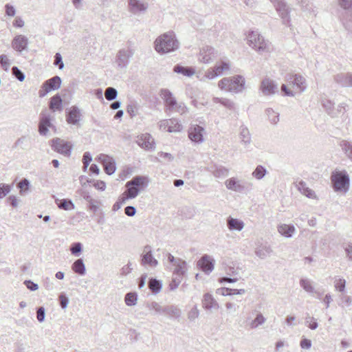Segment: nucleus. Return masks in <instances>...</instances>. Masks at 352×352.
I'll return each instance as SVG.
<instances>
[{
  "label": "nucleus",
  "instance_id": "obj_25",
  "mask_svg": "<svg viewBox=\"0 0 352 352\" xmlns=\"http://www.w3.org/2000/svg\"><path fill=\"white\" fill-rule=\"evenodd\" d=\"M226 225L230 231H241L245 226L244 222L239 219L228 217L226 219Z\"/></svg>",
  "mask_w": 352,
  "mask_h": 352
},
{
  "label": "nucleus",
  "instance_id": "obj_28",
  "mask_svg": "<svg viewBox=\"0 0 352 352\" xmlns=\"http://www.w3.org/2000/svg\"><path fill=\"white\" fill-rule=\"evenodd\" d=\"M80 118V109L76 106H72L68 112L66 120L69 124H76L78 122Z\"/></svg>",
  "mask_w": 352,
  "mask_h": 352
},
{
  "label": "nucleus",
  "instance_id": "obj_37",
  "mask_svg": "<svg viewBox=\"0 0 352 352\" xmlns=\"http://www.w3.org/2000/svg\"><path fill=\"white\" fill-rule=\"evenodd\" d=\"M239 137L241 141L245 146L249 145L251 142V134L248 129L245 126H241Z\"/></svg>",
  "mask_w": 352,
  "mask_h": 352
},
{
  "label": "nucleus",
  "instance_id": "obj_9",
  "mask_svg": "<svg viewBox=\"0 0 352 352\" xmlns=\"http://www.w3.org/2000/svg\"><path fill=\"white\" fill-rule=\"evenodd\" d=\"M230 63L228 60H221L217 62L213 67L210 68L206 72L205 76L208 79L221 76L224 72L229 71Z\"/></svg>",
  "mask_w": 352,
  "mask_h": 352
},
{
  "label": "nucleus",
  "instance_id": "obj_1",
  "mask_svg": "<svg viewBox=\"0 0 352 352\" xmlns=\"http://www.w3.org/2000/svg\"><path fill=\"white\" fill-rule=\"evenodd\" d=\"M179 47V42L172 32H168L158 36L155 41V49L160 54H167Z\"/></svg>",
  "mask_w": 352,
  "mask_h": 352
},
{
  "label": "nucleus",
  "instance_id": "obj_26",
  "mask_svg": "<svg viewBox=\"0 0 352 352\" xmlns=\"http://www.w3.org/2000/svg\"><path fill=\"white\" fill-rule=\"evenodd\" d=\"M52 126L50 116L49 114L43 112L38 126V131L41 135H45L48 132V128Z\"/></svg>",
  "mask_w": 352,
  "mask_h": 352
},
{
  "label": "nucleus",
  "instance_id": "obj_23",
  "mask_svg": "<svg viewBox=\"0 0 352 352\" xmlns=\"http://www.w3.org/2000/svg\"><path fill=\"white\" fill-rule=\"evenodd\" d=\"M136 142L140 147L144 149L149 150L154 147V139L148 133L142 134L140 136H138Z\"/></svg>",
  "mask_w": 352,
  "mask_h": 352
},
{
  "label": "nucleus",
  "instance_id": "obj_34",
  "mask_svg": "<svg viewBox=\"0 0 352 352\" xmlns=\"http://www.w3.org/2000/svg\"><path fill=\"white\" fill-rule=\"evenodd\" d=\"M181 314L182 311L177 306L171 305L164 307V315L168 316L170 318H179Z\"/></svg>",
  "mask_w": 352,
  "mask_h": 352
},
{
  "label": "nucleus",
  "instance_id": "obj_51",
  "mask_svg": "<svg viewBox=\"0 0 352 352\" xmlns=\"http://www.w3.org/2000/svg\"><path fill=\"white\" fill-rule=\"evenodd\" d=\"M69 250L72 254L78 256L82 250V245L80 242L74 243L71 245Z\"/></svg>",
  "mask_w": 352,
  "mask_h": 352
},
{
  "label": "nucleus",
  "instance_id": "obj_42",
  "mask_svg": "<svg viewBox=\"0 0 352 352\" xmlns=\"http://www.w3.org/2000/svg\"><path fill=\"white\" fill-rule=\"evenodd\" d=\"M58 207L65 210H72L75 208V206L72 200L67 199H63L56 200Z\"/></svg>",
  "mask_w": 352,
  "mask_h": 352
},
{
  "label": "nucleus",
  "instance_id": "obj_20",
  "mask_svg": "<svg viewBox=\"0 0 352 352\" xmlns=\"http://www.w3.org/2000/svg\"><path fill=\"white\" fill-rule=\"evenodd\" d=\"M206 170L216 178H224L230 173L228 168L218 164H211L206 168Z\"/></svg>",
  "mask_w": 352,
  "mask_h": 352
},
{
  "label": "nucleus",
  "instance_id": "obj_52",
  "mask_svg": "<svg viewBox=\"0 0 352 352\" xmlns=\"http://www.w3.org/2000/svg\"><path fill=\"white\" fill-rule=\"evenodd\" d=\"M223 290L225 292L223 293L225 296H232V295H243L245 293V290L244 289H231V288H224Z\"/></svg>",
  "mask_w": 352,
  "mask_h": 352
},
{
  "label": "nucleus",
  "instance_id": "obj_21",
  "mask_svg": "<svg viewBox=\"0 0 352 352\" xmlns=\"http://www.w3.org/2000/svg\"><path fill=\"white\" fill-rule=\"evenodd\" d=\"M128 5L129 10L134 14L145 12L148 8V4L141 0H129Z\"/></svg>",
  "mask_w": 352,
  "mask_h": 352
},
{
  "label": "nucleus",
  "instance_id": "obj_4",
  "mask_svg": "<svg viewBox=\"0 0 352 352\" xmlns=\"http://www.w3.org/2000/svg\"><path fill=\"white\" fill-rule=\"evenodd\" d=\"M245 78L241 75L231 78H223L219 83V87L227 91L240 93L245 89Z\"/></svg>",
  "mask_w": 352,
  "mask_h": 352
},
{
  "label": "nucleus",
  "instance_id": "obj_27",
  "mask_svg": "<svg viewBox=\"0 0 352 352\" xmlns=\"http://www.w3.org/2000/svg\"><path fill=\"white\" fill-rule=\"evenodd\" d=\"M335 81L342 87H352V74L340 73L335 76Z\"/></svg>",
  "mask_w": 352,
  "mask_h": 352
},
{
  "label": "nucleus",
  "instance_id": "obj_48",
  "mask_svg": "<svg viewBox=\"0 0 352 352\" xmlns=\"http://www.w3.org/2000/svg\"><path fill=\"white\" fill-rule=\"evenodd\" d=\"M267 173V170L261 165L256 166L255 170L252 172V176L256 179H263Z\"/></svg>",
  "mask_w": 352,
  "mask_h": 352
},
{
  "label": "nucleus",
  "instance_id": "obj_15",
  "mask_svg": "<svg viewBox=\"0 0 352 352\" xmlns=\"http://www.w3.org/2000/svg\"><path fill=\"white\" fill-rule=\"evenodd\" d=\"M98 159L102 164L107 174L112 175L116 171V163L111 157L105 154H100Z\"/></svg>",
  "mask_w": 352,
  "mask_h": 352
},
{
  "label": "nucleus",
  "instance_id": "obj_3",
  "mask_svg": "<svg viewBox=\"0 0 352 352\" xmlns=\"http://www.w3.org/2000/svg\"><path fill=\"white\" fill-rule=\"evenodd\" d=\"M247 43L259 54L269 52L270 43L257 31H250L246 36Z\"/></svg>",
  "mask_w": 352,
  "mask_h": 352
},
{
  "label": "nucleus",
  "instance_id": "obj_16",
  "mask_svg": "<svg viewBox=\"0 0 352 352\" xmlns=\"http://www.w3.org/2000/svg\"><path fill=\"white\" fill-rule=\"evenodd\" d=\"M204 129L197 124H192L188 131L189 138L197 143H201L204 141Z\"/></svg>",
  "mask_w": 352,
  "mask_h": 352
},
{
  "label": "nucleus",
  "instance_id": "obj_59",
  "mask_svg": "<svg viewBox=\"0 0 352 352\" xmlns=\"http://www.w3.org/2000/svg\"><path fill=\"white\" fill-rule=\"evenodd\" d=\"M182 280V278L174 276L171 282L169 284L170 289L173 291L177 289L179 284L181 283Z\"/></svg>",
  "mask_w": 352,
  "mask_h": 352
},
{
  "label": "nucleus",
  "instance_id": "obj_56",
  "mask_svg": "<svg viewBox=\"0 0 352 352\" xmlns=\"http://www.w3.org/2000/svg\"><path fill=\"white\" fill-rule=\"evenodd\" d=\"M12 75L19 81L22 82L25 79V74L16 66L12 68Z\"/></svg>",
  "mask_w": 352,
  "mask_h": 352
},
{
  "label": "nucleus",
  "instance_id": "obj_12",
  "mask_svg": "<svg viewBox=\"0 0 352 352\" xmlns=\"http://www.w3.org/2000/svg\"><path fill=\"white\" fill-rule=\"evenodd\" d=\"M339 4L346 10L343 24L346 29L352 32V0H339Z\"/></svg>",
  "mask_w": 352,
  "mask_h": 352
},
{
  "label": "nucleus",
  "instance_id": "obj_10",
  "mask_svg": "<svg viewBox=\"0 0 352 352\" xmlns=\"http://www.w3.org/2000/svg\"><path fill=\"white\" fill-rule=\"evenodd\" d=\"M285 80L300 93L304 92L307 89L306 78L299 74H289L286 76Z\"/></svg>",
  "mask_w": 352,
  "mask_h": 352
},
{
  "label": "nucleus",
  "instance_id": "obj_5",
  "mask_svg": "<svg viewBox=\"0 0 352 352\" xmlns=\"http://www.w3.org/2000/svg\"><path fill=\"white\" fill-rule=\"evenodd\" d=\"M149 180L145 176H135L126 183V190L130 194L129 197L135 198L139 193L148 186Z\"/></svg>",
  "mask_w": 352,
  "mask_h": 352
},
{
  "label": "nucleus",
  "instance_id": "obj_8",
  "mask_svg": "<svg viewBox=\"0 0 352 352\" xmlns=\"http://www.w3.org/2000/svg\"><path fill=\"white\" fill-rule=\"evenodd\" d=\"M274 5L276 11L282 19L283 24L289 25L291 8L285 0H270Z\"/></svg>",
  "mask_w": 352,
  "mask_h": 352
},
{
  "label": "nucleus",
  "instance_id": "obj_40",
  "mask_svg": "<svg viewBox=\"0 0 352 352\" xmlns=\"http://www.w3.org/2000/svg\"><path fill=\"white\" fill-rule=\"evenodd\" d=\"M299 284L300 287L307 293L313 294L316 293L315 289L313 286V283L311 280L307 278H302L300 280Z\"/></svg>",
  "mask_w": 352,
  "mask_h": 352
},
{
  "label": "nucleus",
  "instance_id": "obj_45",
  "mask_svg": "<svg viewBox=\"0 0 352 352\" xmlns=\"http://www.w3.org/2000/svg\"><path fill=\"white\" fill-rule=\"evenodd\" d=\"M265 113L268 118L269 121L273 124H276L279 121V113L276 112L272 108H267L265 110Z\"/></svg>",
  "mask_w": 352,
  "mask_h": 352
},
{
  "label": "nucleus",
  "instance_id": "obj_46",
  "mask_svg": "<svg viewBox=\"0 0 352 352\" xmlns=\"http://www.w3.org/2000/svg\"><path fill=\"white\" fill-rule=\"evenodd\" d=\"M340 145L346 156L352 160V142L342 140L340 142Z\"/></svg>",
  "mask_w": 352,
  "mask_h": 352
},
{
  "label": "nucleus",
  "instance_id": "obj_47",
  "mask_svg": "<svg viewBox=\"0 0 352 352\" xmlns=\"http://www.w3.org/2000/svg\"><path fill=\"white\" fill-rule=\"evenodd\" d=\"M138 295L135 292H129L125 295L124 302L127 306H134L137 304Z\"/></svg>",
  "mask_w": 352,
  "mask_h": 352
},
{
  "label": "nucleus",
  "instance_id": "obj_43",
  "mask_svg": "<svg viewBox=\"0 0 352 352\" xmlns=\"http://www.w3.org/2000/svg\"><path fill=\"white\" fill-rule=\"evenodd\" d=\"M146 307L150 311H153L155 314H164V307L155 301L148 302L146 304Z\"/></svg>",
  "mask_w": 352,
  "mask_h": 352
},
{
  "label": "nucleus",
  "instance_id": "obj_22",
  "mask_svg": "<svg viewBox=\"0 0 352 352\" xmlns=\"http://www.w3.org/2000/svg\"><path fill=\"white\" fill-rule=\"evenodd\" d=\"M198 265L206 274L210 273L214 269V260L208 255H204L198 261Z\"/></svg>",
  "mask_w": 352,
  "mask_h": 352
},
{
  "label": "nucleus",
  "instance_id": "obj_33",
  "mask_svg": "<svg viewBox=\"0 0 352 352\" xmlns=\"http://www.w3.org/2000/svg\"><path fill=\"white\" fill-rule=\"evenodd\" d=\"M321 104L328 115L332 118H336L334 103L331 100L327 98H322L321 100Z\"/></svg>",
  "mask_w": 352,
  "mask_h": 352
},
{
  "label": "nucleus",
  "instance_id": "obj_60",
  "mask_svg": "<svg viewBox=\"0 0 352 352\" xmlns=\"http://www.w3.org/2000/svg\"><path fill=\"white\" fill-rule=\"evenodd\" d=\"M30 182L24 178L19 184L18 188H20V192L22 194L23 191H27L29 190Z\"/></svg>",
  "mask_w": 352,
  "mask_h": 352
},
{
  "label": "nucleus",
  "instance_id": "obj_57",
  "mask_svg": "<svg viewBox=\"0 0 352 352\" xmlns=\"http://www.w3.org/2000/svg\"><path fill=\"white\" fill-rule=\"evenodd\" d=\"M86 200L89 202V209L94 212H96L98 210V202L91 198L90 196H87Z\"/></svg>",
  "mask_w": 352,
  "mask_h": 352
},
{
  "label": "nucleus",
  "instance_id": "obj_19",
  "mask_svg": "<svg viewBox=\"0 0 352 352\" xmlns=\"http://www.w3.org/2000/svg\"><path fill=\"white\" fill-rule=\"evenodd\" d=\"M133 53L129 49L120 50L117 55L116 63L120 68H125L129 62V59L132 57Z\"/></svg>",
  "mask_w": 352,
  "mask_h": 352
},
{
  "label": "nucleus",
  "instance_id": "obj_35",
  "mask_svg": "<svg viewBox=\"0 0 352 352\" xmlns=\"http://www.w3.org/2000/svg\"><path fill=\"white\" fill-rule=\"evenodd\" d=\"M298 189L301 192L302 194L305 195L306 197L311 199H316V195L315 194V192L312 190L311 189L309 188L307 186V184L305 182L300 181L297 184Z\"/></svg>",
  "mask_w": 352,
  "mask_h": 352
},
{
  "label": "nucleus",
  "instance_id": "obj_18",
  "mask_svg": "<svg viewBox=\"0 0 352 352\" xmlns=\"http://www.w3.org/2000/svg\"><path fill=\"white\" fill-rule=\"evenodd\" d=\"M260 89L265 96H271L278 91L277 85L270 78H264L261 84Z\"/></svg>",
  "mask_w": 352,
  "mask_h": 352
},
{
  "label": "nucleus",
  "instance_id": "obj_32",
  "mask_svg": "<svg viewBox=\"0 0 352 352\" xmlns=\"http://www.w3.org/2000/svg\"><path fill=\"white\" fill-rule=\"evenodd\" d=\"M296 229L293 225L280 224L278 226V232L286 238H290L295 232Z\"/></svg>",
  "mask_w": 352,
  "mask_h": 352
},
{
  "label": "nucleus",
  "instance_id": "obj_38",
  "mask_svg": "<svg viewBox=\"0 0 352 352\" xmlns=\"http://www.w3.org/2000/svg\"><path fill=\"white\" fill-rule=\"evenodd\" d=\"M173 71L175 73L182 74L184 76L188 77L192 76L195 74V69L193 68L189 67H184L180 65H176L173 68Z\"/></svg>",
  "mask_w": 352,
  "mask_h": 352
},
{
  "label": "nucleus",
  "instance_id": "obj_36",
  "mask_svg": "<svg viewBox=\"0 0 352 352\" xmlns=\"http://www.w3.org/2000/svg\"><path fill=\"white\" fill-rule=\"evenodd\" d=\"M72 270L80 276L85 274L86 268L85 265L82 258L77 259L72 265Z\"/></svg>",
  "mask_w": 352,
  "mask_h": 352
},
{
  "label": "nucleus",
  "instance_id": "obj_50",
  "mask_svg": "<svg viewBox=\"0 0 352 352\" xmlns=\"http://www.w3.org/2000/svg\"><path fill=\"white\" fill-rule=\"evenodd\" d=\"M104 96L107 100H113L118 96V91L113 87H109L105 90Z\"/></svg>",
  "mask_w": 352,
  "mask_h": 352
},
{
  "label": "nucleus",
  "instance_id": "obj_41",
  "mask_svg": "<svg viewBox=\"0 0 352 352\" xmlns=\"http://www.w3.org/2000/svg\"><path fill=\"white\" fill-rule=\"evenodd\" d=\"M50 108L53 111L62 109V99L58 94L54 96L50 102Z\"/></svg>",
  "mask_w": 352,
  "mask_h": 352
},
{
  "label": "nucleus",
  "instance_id": "obj_53",
  "mask_svg": "<svg viewBox=\"0 0 352 352\" xmlns=\"http://www.w3.org/2000/svg\"><path fill=\"white\" fill-rule=\"evenodd\" d=\"M305 324L311 330H315L318 327V324L316 319L314 317L310 316L309 314H307L305 318Z\"/></svg>",
  "mask_w": 352,
  "mask_h": 352
},
{
  "label": "nucleus",
  "instance_id": "obj_31",
  "mask_svg": "<svg viewBox=\"0 0 352 352\" xmlns=\"http://www.w3.org/2000/svg\"><path fill=\"white\" fill-rule=\"evenodd\" d=\"M272 253V249L270 245L264 244L255 250L256 255L261 259H265L270 256Z\"/></svg>",
  "mask_w": 352,
  "mask_h": 352
},
{
  "label": "nucleus",
  "instance_id": "obj_58",
  "mask_svg": "<svg viewBox=\"0 0 352 352\" xmlns=\"http://www.w3.org/2000/svg\"><path fill=\"white\" fill-rule=\"evenodd\" d=\"M346 256L349 261H352V243H346L343 245Z\"/></svg>",
  "mask_w": 352,
  "mask_h": 352
},
{
  "label": "nucleus",
  "instance_id": "obj_49",
  "mask_svg": "<svg viewBox=\"0 0 352 352\" xmlns=\"http://www.w3.org/2000/svg\"><path fill=\"white\" fill-rule=\"evenodd\" d=\"M148 287L152 292L157 294L162 289V283L155 278H151L148 282Z\"/></svg>",
  "mask_w": 352,
  "mask_h": 352
},
{
  "label": "nucleus",
  "instance_id": "obj_44",
  "mask_svg": "<svg viewBox=\"0 0 352 352\" xmlns=\"http://www.w3.org/2000/svg\"><path fill=\"white\" fill-rule=\"evenodd\" d=\"M169 126H168V132H179L182 130L183 126L180 124L179 121L176 118L169 119Z\"/></svg>",
  "mask_w": 352,
  "mask_h": 352
},
{
  "label": "nucleus",
  "instance_id": "obj_17",
  "mask_svg": "<svg viewBox=\"0 0 352 352\" xmlns=\"http://www.w3.org/2000/svg\"><path fill=\"white\" fill-rule=\"evenodd\" d=\"M142 265H148L154 267L158 265V261L153 257L152 254L151 247L148 245L144 248L143 253L141 255Z\"/></svg>",
  "mask_w": 352,
  "mask_h": 352
},
{
  "label": "nucleus",
  "instance_id": "obj_13",
  "mask_svg": "<svg viewBox=\"0 0 352 352\" xmlns=\"http://www.w3.org/2000/svg\"><path fill=\"white\" fill-rule=\"evenodd\" d=\"M52 146L55 151L65 156H69L71 154L72 146L70 142L64 140L60 138L53 140Z\"/></svg>",
  "mask_w": 352,
  "mask_h": 352
},
{
  "label": "nucleus",
  "instance_id": "obj_29",
  "mask_svg": "<svg viewBox=\"0 0 352 352\" xmlns=\"http://www.w3.org/2000/svg\"><path fill=\"white\" fill-rule=\"evenodd\" d=\"M202 302H203V307L206 309H218L219 308V305H218L217 302L214 300V298L212 297V296L209 293H206L204 295V298H203Z\"/></svg>",
  "mask_w": 352,
  "mask_h": 352
},
{
  "label": "nucleus",
  "instance_id": "obj_64",
  "mask_svg": "<svg viewBox=\"0 0 352 352\" xmlns=\"http://www.w3.org/2000/svg\"><path fill=\"white\" fill-rule=\"evenodd\" d=\"M92 161V157L91 154L89 152H85L83 154L82 157V162H83V166L84 169L86 170L90 164V162Z\"/></svg>",
  "mask_w": 352,
  "mask_h": 352
},
{
  "label": "nucleus",
  "instance_id": "obj_55",
  "mask_svg": "<svg viewBox=\"0 0 352 352\" xmlns=\"http://www.w3.org/2000/svg\"><path fill=\"white\" fill-rule=\"evenodd\" d=\"M11 190V186L4 183H0V199L5 197Z\"/></svg>",
  "mask_w": 352,
  "mask_h": 352
},
{
  "label": "nucleus",
  "instance_id": "obj_24",
  "mask_svg": "<svg viewBox=\"0 0 352 352\" xmlns=\"http://www.w3.org/2000/svg\"><path fill=\"white\" fill-rule=\"evenodd\" d=\"M28 41L23 35L16 36L12 42V47L17 52H21L27 48Z\"/></svg>",
  "mask_w": 352,
  "mask_h": 352
},
{
  "label": "nucleus",
  "instance_id": "obj_62",
  "mask_svg": "<svg viewBox=\"0 0 352 352\" xmlns=\"http://www.w3.org/2000/svg\"><path fill=\"white\" fill-rule=\"evenodd\" d=\"M45 318V309L43 307H40L36 311V318L39 322H43Z\"/></svg>",
  "mask_w": 352,
  "mask_h": 352
},
{
  "label": "nucleus",
  "instance_id": "obj_7",
  "mask_svg": "<svg viewBox=\"0 0 352 352\" xmlns=\"http://www.w3.org/2000/svg\"><path fill=\"white\" fill-rule=\"evenodd\" d=\"M331 178L333 190L336 192H343L345 193L349 190L350 179L346 171L333 173Z\"/></svg>",
  "mask_w": 352,
  "mask_h": 352
},
{
  "label": "nucleus",
  "instance_id": "obj_2",
  "mask_svg": "<svg viewBox=\"0 0 352 352\" xmlns=\"http://www.w3.org/2000/svg\"><path fill=\"white\" fill-rule=\"evenodd\" d=\"M161 97L164 101L165 112L168 114L177 113L183 115L188 111L184 102H177L173 94L166 89L161 90Z\"/></svg>",
  "mask_w": 352,
  "mask_h": 352
},
{
  "label": "nucleus",
  "instance_id": "obj_54",
  "mask_svg": "<svg viewBox=\"0 0 352 352\" xmlns=\"http://www.w3.org/2000/svg\"><path fill=\"white\" fill-rule=\"evenodd\" d=\"M0 64L1 67L5 70L8 71L11 64L10 59L6 54L0 55Z\"/></svg>",
  "mask_w": 352,
  "mask_h": 352
},
{
  "label": "nucleus",
  "instance_id": "obj_39",
  "mask_svg": "<svg viewBox=\"0 0 352 352\" xmlns=\"http://www.w3.org/2000/svg\"><path fill=\"white\" fill-rule=\"evenodd\" d=\"M266 321V318L261 312L256 314V318L248 322V325L250 329H254L257 328L258 326L263 324Z\"/></svg>",
  "mask_w": 352,
  "mask_h": 352
},
{
  "label": "nucleus",
  "instance_id": "obj_30",
  "mask_svg": "<svg viewBox=\"0 0 352 352\" xmlns=\"http://www.w3.org/2000/svg\"><path fill=\"white\" fill-rule=\"evenodd\" d=\"M187 264L185 261L180 259L174 265L173 276L183 278L187 271Z\"/></svg>",
  "mask_w": 352,
  "mask_h": 352
},
{
  "label": "nucleus",
  "instance_id": "obj_14",
  "mask_svg": "<svg viewBox=\"0 0 352 352\" xmlns=\"http://www.w3.org/2000/svg\"><path fill=\"white\" fill-rule=\"evenodd\" d=\"M217 51L211 46L203 47L199 54V60L202 63H209L217 56Z\"/></svg>",
  "mask_w": 352,
  "mask_h": 352
},
{
  "label": "nucleus",
  "instance_id": "obj_63",
  "mask_svg": "<svg viewBox=\"0 0 352 352\" xmlns=\"http://www.w3.org/2000/svg\"><path fill=\"white\" fill-rule=\"evenodd\" d=\"M346 280L344 278H338L335 282V287L340 292H344L345 289Z\"/></svg>",
  "mask_w": 352,
  "mask_h": 352
},
{
  "label": "nucleus",
  "instance_id": "obj_6",
  "mask_svg": "<svg viewBox=\"0 0 352 352\" xmlns=\"http://www.w3.org/2000/svg\"><path fill=\"white\" fill-rule=\"evenodd\" d=\"M225 186L229 190L239 193H248L253 188V184L250 182L239 179L236 177H230L225 181Z\"/></svg>",
  "mask_w": 352,
  "mask_h": 352
},
{
  "label": "nucleus",
  "instance_id": "obj_61",
  "mask_svg": "<svg viewBox=\"0 0 352 352\" xmlns=\"http://www.w3.org/2000/svg\"><path fill=\"white\" fill-rule=\"evenodd\" d=\"M199 315V311L197 306H195L188 312V318L190 321H194L196 318H198Z\"/></svg>",
  "mask_w": 352,
  "mask_h": 352
},
{
  "label": "nucleus",
  "instance_id": "obj_11",
  "mask_svg": "<svg viewBox=\"0 0 352 352\" xmlns=\"http://www.w3.org/2000/svg\"><path fill=\"white\" fill-rule=\"evenodd\" d=\"M61 85V78L55 76L46 81H45L39 91L38 94L40 97H44L47 93L51 91L56 90L60 88Z\"/></svg>",
  "mask_w": 352,
  "mask_h": 352
}]
</instances>
